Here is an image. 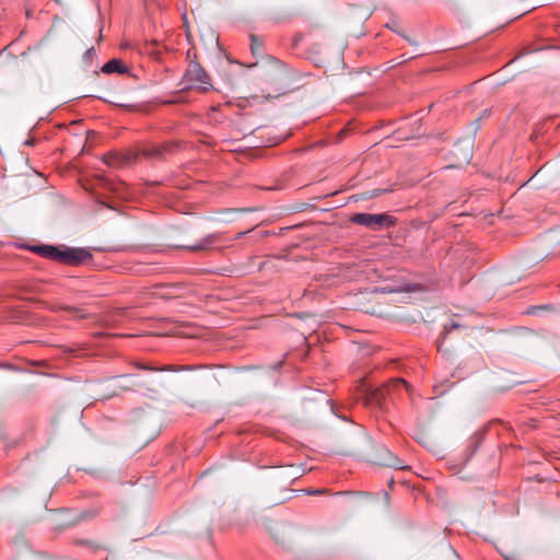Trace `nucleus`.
Here are the masks:
<instances>
[{
    "label": "nucleus",
    "instance_id": "nucleus-13",
    "mask_svg": "<svg viewBox=\"0 0 560 560\" xmlns=\"http://www.w3.org/2000/svg\"><path fill=\"white\" fill-rule=\"evenodd\" d=\"M25 291H30L33 293H47L48 290L46 289V285L43 283H31L28 285H24Z\"/></svg>",
    "mask_w": 560,
    "mask_h": 560
},
{
    "label": "nucleus",
    "instance_id": "nucleus-11",
    "mask_svg": "<svg viewBox=\"0 0 560 560\" xmlns=\"http://www.w3.org/2000/svg\"><path fill=\"white\" fill-rule=\"evenodd\" d=\"M50 308L52 311H59V310H65L67 312H70V313H73V314H77L79 317H86V314L83 313L82 310L80 308H77V307H72V306H66V305H60V304H51L50 305Z\"/></svg>",
    "mask_w": 560,
    "mask_h": 560
},
{
    "label": "nucleus",
    "instance_id": "nucleus-14",
    "mask_svg": "<svg viewBox=\"0 0 560 560\" xmlns=\"http://www.w3.org/2000/svg\"><path fill=\"white\" fill-rule=\"evenodd\" d=\"M96 252H118L120 249H126L127 247H92ZM131 249H137L138 247H130Z\"/></svg>",
    "mask_w": 560,
    "mask_h": 560
},
{
    "label": "nucleus",
    "instance_id": "nucleus-5",
    "mask_svg": "<svg viewBox=\"0 0 560 560\" xmlns=\"http://www.w3.org/2000/svg\"><path fill=\"white\" fill-rule=\"evenodd\" d=\"M102 161L110 167H126L137 162V154L133 152L119 153L108 152L102 156Z\"/></svg>",
    "mask_w": 560,
    "mask_h": 560
},
{
    "label": "nucleus",
    "instance_id": "nucleus-7",
    "mask_svg": "<svg viewBox=\"0 0 560 560\" xmlns=\"http://www.w3.org/2000/svg\"><path fill=\"white\" fill-rule=\"evenodd\" d=\"M487 431H488V427L485 425V427L480 428L479 430H477L469 438V440L467 442V447H466V452H467V457L468 458H470L477 452L479 446L482 444L483 439H485V436L487 434Z\"/></svg>",
    "mask_w": 560,
    "mask_h": 560
},
{
    "label": "nucleus",
    "instance_id": "nucleus-25",
    "mask_svg": "<svg viewBox=\"0 0 560 560\" xmlns=\"http://www.w3.org/2000/svg\"><path fill=\"white\" fill-rule=\"evenodd\" d=\"M119 377L125 378V377H130V375H120Z\"/></svg>",
    "mask_w": 560,
    "mask_h": 560
},
{
    "label": "nucleus",
    "instance_id": "nucleus-10",
    "mask_svg": "<svg viewBox=\"0 0 560 560\" xmlns=\"http://www.w3.org/2000/svg\"><path fill=\"white\" fill-rule=\"evenodd\" d=\"M132 387L136 388V390H147V392H150V393H158V386L155 384H153V382H151L150 384L142 381V380H137L135 382H132Z\"/></svg>",
    "mask_w": 560,
    "mask_h": 560
},
{
    "label": "nucleus",
    "instance_id": "nucleus-6",
    "mask_svg": "<svg viewBox=\"0 0 560 560\" xmlns=\"http://www.w3.org/2000/svg\"><path fill=\"white\" fill-rule=\"evenodd\" d=\"M375 463L381 466L405 470L408 466L398 456L394 455L385 446H381L377 450Z\"/></svg>",
    "mask_w": 560,
    "mask_h": 560
},
{
    "label": "nucleus",
    "instance_id": "nucleus-4",
    "mask_svg": "<svg viewBox=\"0 0 560 560\" xmlns=\"http://www.w3.org/2000/svg\"><path fill=\"white\" fill-rule=\"evenodd\" d=\"M350 221L372 230H381L394 225L395 219L387 213H354Z\"/></svg>",
    "mask_w": 560,
    "mask_h": 560
},
{
    "label": "nucleus",
    "instance_id": "nucleus-3",
    "mask_svg": "<svg viewBox=\"0 0 560 560\" xmlns=\"http://www.w3.org/2000/svg\"><path fill=\"white\" fill-rule=\"evenodd\" d=\"M408 383L402 378H393L383 387L370 389L364 397V402L370 407L384 408L387 397L392 396L395 390L404 388L408 390Z\"/></svg>",
    "mask_w": 560,
    "mask_h": 560
},
{
    "label": "nucleus",
    "instance_id": "nucleus-21",
    "mask_svg": "<svg viewBox=\"0 0 560 560\" xmlns=\"http://www.w3.org/2000/svg\"><path fill=\"white\" fill-rule=\"evenodd\" d=\"M0 368L8 369V370H15V369L13 368V365H11L10 363H3V364H0Z\"/></svg>",
    "mask_w": 560,
    "mask_h": 560
},
{
    "label": "nucleus",
    "instance_id": "nucleus-12",
    "mask_svg": "<svg viewBox=\"0 0 560 560\" xmlns=\"http://www.w3.org/2000/svg\"><path fill=\"white\" fill-rule=\"evenodd\" d=\"M135 366L137 369L143 370V371H176V369H174L171 365H164V366L155 368V366H151L149 364L141 363V362H136Z\"/></svg>",
    "mask_w": 560,
    "mask_h": 560
},
{
    "label": "nucleus",
    "instance_id": "nucleus-24",
    "mask_svg": "<svg viewBox=\"0 0 560 560\" xmlns=\"http://www.w3.org/2000/svg\"><path fill=\"white\" fill-rule=\"evenodd\" d=\"M93 51H94V49H93V48L89 49V50H88V55H89V56H92V52H93Z\"/></svg>",
    "mask_w": 560,
    "mask_h": 560
},
{
    "label": "nucleus",
    "instance_id": "nucleus-19",
    "mask_svg": "<svg viewBox=\"0 0 560 560\" xmlns=\"http://www.w3.org/2000/svg\"><path fill=\"white\" fill-rule=\"evenodd\" d=\"M207 243H214L220 242L221 240L218 237V235H209L205 240Z\"/></svg>",
    "mask_w": 560,
    "mask_h": 560
},
{
    "label": "nucleus",
    "instance_id": "nucleus-23",
    "mask_svg": "<svg viewBox=\"0 0 560 560\" xmlns=\"http://www.w3.org/2000/svg\"><path fill=\"white\" fill-rule=\"evenodd\" d=\"M189 249H202L203 247H197V246H194V247H188Z\"/></svg>",
    "mask_w": 560,
    "mask_h": 560
},
{
    "label": "nucleus",
    "instance_id": "nucleus-1",
    "mask_svg": "<svg viewBox=\"0 0 560 560\" xmlns=\"http://www.w3.org/2000/svg\"><path fill=\"white\" fill-rule=\"evenodd\" d=\"M39 257L68 266H86L93 260V254L85 247H22Z\"/></svg>",
    "mask_w": 560,
    "mask_h": 560
},
{
    "label": "nucleus",
    "instance_id": "nucleus-18",
    "mask_svg": "<svg viewBox=\"0 0 560 560\" xmlns=\"http://www.w3.org/2000/svg\"><path fill=\"white\" fill-rule=\"evenodd\" d=\"M458 327H460V325L457 324V323H452L450 326L446 325L444 327L445 334H448L452 329H455V328H458Z\"/></svg>",
    "mask_w": 560,
    "mask_h": 560
},
{
    "label": "nucleus",
    "instance_id": "nucleus-22",
    "mask_svg": "<svg viewBox=\"0 0 560 560\" xmlns=\"http://www.w3.org/2000/svg\"><path fill=\"white\" fill-rule=\"evenodd\" d=\"M400 58H401V60H400L398 63H402V62H405V61H407V60H409V59H412V58H415V56H411V57H407V58H406V57H405V55H401V57H400Z\"/></svg>",
    "mask_w": 560,
    "mask_h": 560
},
{
    "label": "nucleus",
    "instance_id": "nucleus-8",
    "mask_svg": "<svg viewBox=\"0 0 560 560\" xmlns=\"http://www.w3.org/2000/svg\"><path fill=\"white\" fill-rule=\"evenodd\" d=\"M168 145H152L149 148H143L138 152H135L137 154V160L139 156H143L144 159L149 160H159L162 159L166 151H168Z\"/></svg>",
    "mask_w": 560,
    "mask_h": 560
},
{
    "label": "nucleus",
    "instance_id": "nucleus-20",
    "mask_svg": "<svg viewBox=\"0 0 560 560\" xmlns=\"http://www.w3.org/2000/svg\"><path fill=\"white\" fill-rule=\"evenodd\" d=\"M395 32H397L399 35H401L409 44L411 45H416V43L413 40H411V38H409L408 36H406L405 34L398 32L397 30H394Z\"/></svg>",
    "mask_w": 560,
    "mask_h": 560
},
{
    "label": "nucleus",
    "instance_id": "nucleus-26",
    "mask_svg": "<svg viewBox=\"0 0 560 560\" xmlns=\"http://www.w3.org/2000/svg\"><path fill=\"white\" fill-rule=\"evenodd\" d=\"M556 232H558V233L560 234V226L557 229V231H556Z\"/></svg>",
    "mask_w": 560,
    "mask_h": 560
},
{
    "label": "nucleus",
    "instance_id": "nucleus-9",
    "mask_svg": "<svg viewBox=\"0 0 560 560\" xmlns=\"http://www.w3.org/2000/svg\"><path fill=\"white\" fill-rule=\"evenodd\" d=\"M127 67L118 59H112L102 67L104 73H125Z\"/></svg>",
    "mask_w": 560,
    "mask_h": 560
},
{
    "label": "nucleus",
    "instance_id": "nucleus-15",
    "mask_svg": "<svg viewBox=\"0 0 560 560\" xmlns=\"http://www.w3.org/2000/svg\"><path fill=\"white\" fill-rule=\"evenodd\" d=\"M552 306L550 304L539 305V306H532L530 310L527 312L528 314H536L537 311L540 310H551Z\"/></svg>",
    "mask_w": 560,
    "mask_h": 560
},
{
    "label": "nucleus",
    "instance_id": "nucleus-16",
    "mask_svg": "<svg viewBox=\"0 0 560 560\" xmlns=\"http://www.w3.org/2000/svg\"><path fill=\"white\" fill-rule=\"evenodd\" d=\"M250 38H252V50L254 54H256V51L258 49H260L261 44L258 42V38L255 35H252Z\"/></svg>",
    "mask_w": 560,
    "mask_h": 560
},
{
    "label": "nucleus",
    "instance_id": "nucleus-17",
    "mask_svg": "<svg viewBox=\"0 0 560 560\" xmlns=\"http://www.w3.org/2000/svg\"><path fill=\"white\" fill-rule=\"evenodd\" d=\"M326 490L325 489H310L306 490V493L310 495H319L323 494Z\"/></svg>",
    "mask_w": 560,
    "mask_h": 560
},
{
    "label": "nucleus",
    "instance_id": "nucleus-2",
    "mask_svg": "<svg viewBox=\"0 0 560 560\" xmlns=\"http://www.w3.org/2000/svg\"><path fill=\"white\" fill-rule=\"evenodd\" d=\"M183 91L208 92L213 89L211 78L199 62H190L179 83Z\"/></svg>",
    "mask_w": 560,
    "mask_h": 560
}]
</instances>
